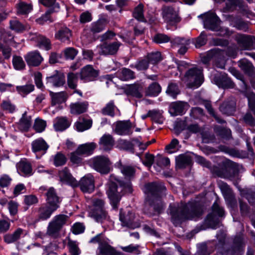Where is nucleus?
I'll return each instance as SVG.
<instances>
[{
  "instance_id": "1",
  "label": "nucleus",
  "mask_w": 255,
  "mask_h": 255,
  "mask_svg": "<svg viewBox=\"0 0 255 255\" xmlns=\"http://www.w3.org/2000/svg\"><path fill=\"white\" fill-rule=\"evenodd\" d=\"M216 237L217 243L212 240L198 244L196 255H210L216 249L218 255H242L244 244L241 237H235L231 246L226 243V235L224 232H220Z\"/></svg>"
},
{
  "instance_id": "2",
  "label": "nucleus",
  "mask_w": 255,
  "mask_h": 255,
  "mask_svg": "<svg viewBox=\"0 0 255 255\" xmlns=\"http://www.w3.org/2000/svg\"><path fill=\"white\" fill-rule=\"evenodd\" d=\"M168 210L171 221L175 226L186 220L199 218L203 214L200 204L196 201L170 204Z\"/></svg>"
},
{
  "instance_id": "3",
  "label": "nucleus",
  "mask_w": 255,
  "mask_h": 255,
  "mask_svg": "<svg viewBox=\"0 0 255 255\" xmlns=\"http://www.w3.org/2000/svg\"><path fill=\"white\" fill-rule=\"evenodd\" d=\"M118 183L119 186L114 182H109L107 190V194L110 200V203L115 210L118 209L122 196L126 194L131 193L132 192L130 182H125L123 181L118 180Z\"/></svg>"
},
{
  "instance_id": "4",
  "label": "nucleus",
  "mask_w": 255,
  "mask_h": 255,
  "mask_svg": "<svg viewBox=\"0 0 255 255\" xmlns=\"http://www.w3.org/2000/svg\"><path fill=\"white\" fill-rule=\"evenodd\" d=\"M89 211V216L96 222L102 223L108 220L109 216L105 207V202L102 199L94 198Z\"/></svg>"
},
{
  "instance_id": "5",
  "label": "nucleus",
  "mask_w": 255,
  "mask_h": 255,
  "mask_svg": "<svg viewBox=\"0 0 255 255\" xmlns=\"http://www.w3.org/2000/svg\"><path fill=\"white\" fill-rule=\"evenodd\" d=\"M68 219L69 217L66 215L59 214L55 216L48 224L46 234L53 238H57Z\"/></svg>"
},
{
  "instance_id": "6",
  "label": "nucleus",
  "mask_w": 255,
  "mask_h": 255,
  "mask_svg": "<svg viewBox=\"0 0 255 255\" xmlns=\"http://www.w3.org/2000/svg\"><path fill=\"white\" fill-rule=\"evenodd\" d=\"M165 208V204L162 200V196L145 199L143 208L144 213L150 217L160 214Z\"/></svg>"
},
{
  "instance_id": "7",
  "label": "nucleus",
  "mask_w": 255,
  "mask_h": 255,
  "mask_svg": "<svg viewBox=\"0 0 255 255\" xmlns=\"http://www.w3.org/2000/svg\"><path fill=\"white\" fill-rule=\"evenodd\" d=\"M184 78L188 87H198L204 80L202 70L197 67L190 68L185 73Z\"/></svg>"
},
{
  "instance_id": "8",
  "label": "nucleus",
  "mask_w": 255,
  "mask_h": 255,
  "mask_svg": "<svg viewBox=\"0 0 255 255\" xmlns=\"http://www.w3.org/2000/svg\"><path fill=\"white\" fill-rule=\"evenodd\" d=\"M89 163L92 168L101 174H107L110 171L111 162L106 156H96L91 158Z\"/></svg>"
},
{
  "instance_id": "9",
  "label": "nucleus",
  "mask_w": 255,
  "mask_h": 255,
  "mask_svg": "<svg viewBox=\"0 0 255 255\" xmlns=\"http://www.w3.org/2000/svg\"><path fill=\"white\" fill-rule=\"evenodd\" d=\"M161 15L164 21L169 24H174L181 20L178 11L172 5H163L161 8Z\"/></svg>"
},
{
  "instance_id": "10",
  "label": "nucleus",
  "mask_w": 255,
  "mask_h": 255,
  "mask_svg": "<svg viewBox=\"0 0 255 255\" xmlns=\"http://www.w3.org/2000/svg\"><path fill=\"white\" fill-rule=\"evenodd\" d=\"M145 199L150 200L151 198L162 196L166 189L164 184L159 182H149L145 184Z\"/></svg>"
},
{
  "instance_id": "11",
  "label": "nucleus",
  "mask_w": 255,
  "mask_h": 255,
  "mask_svg": "<svg viewBox=\"0 0 255 255\" xmlns=\"http://www.w3.org/2000/svg\"><path fill=\"white\" fill-rule=\"evenodd\" d=\"M122 43L118 41L113 42H104L97 46L100 55H115L118 53Z\"/></svg>"
},
{
  "instance_id": "12",
  "label": "nucleus",
  "mask_w": 255,
  "mask_h": 255,
  "mask_svg": "<svg viewBox=\"0 0 255 255\" xmlns=\"http://www.w3.org/2000/svg\"><path fill=\"white\" fill-rule=\"evenodd\" d=\"M199 17L204 18V26L205 28L212 31L220 30V21L215 13L208 12L200 15Z\"/></svg>"
},
{
  "instance_id": "13",
  "label": "nucleus",
  "mask_w": 255,
  "mask_h": 255,
  "mask_svg": "<svg viewBox=\"0 0 255 255\" xmlns=\"http://www.w3.org/2000/svg\"><path fill=\"white\" fill-rule=\"evenodd\" d=\"M235 39L241 50H250L255 44V37L252 35L240 34L236 35Z\"/></svg>"
},
{
  "instance_id": "14",
  "label": "nucleus",
  "mask_w": 255,
  "mask_h": 255,
  "mask_svg": "<svg viewBox=\"0 0 255 255\" xmlns=\"http://www.w3.org/2000/svg\"><path fill=\"white\" fill-rule=\"evenodd\" d=\"M99 75V70L95 69L91 65H87L81 69L80 77L84 82H89L96 80Z\"/></svg>"
},
{
  "instance_id": "15",
  "label": "nucleus",
  "mask_w": 255,
  "mask_h": 255,
  "mask_svg": "<svg viewBox=\"0 0 255 255\" xmlns=\"http://www.w3.org/2000/svg\"><path fill=\"white\" fill-rule=\"evenodd\" d=\"M31 147L36 157L39 158L46 153L49 145L43 138H39L32 141Z\"/></svg>"
},
{
  "instance_id": "16",
  "label": "nucleus",
  "mask_w": 255,
  "mask_h": 255,
  "mask_svg": "<svg viewBox=\"0 0 255 255\" xmlns=\"http://www.w3.org/2000/svg\"><path fill=\"white\" fill-rule=\"evenodd\" d=\"M213 80L220 88L228 89L233 88L234 87V83L225 73H220L215 74Z\"/></svg>"
},
{
  "instance_id": "17",
  "label": "nucleus",
  "mask_w": 255,
  "mask_h": 255,
  "mask_svg": "<svg viewBox=\"0 0 255 255\" xmlns=\"http://www.w3.org/2000/svg\"><path fill=\"white\" fill-rule=\"evenodd\" d=\"M45 195L46 197L45 204L57 210L60 207L62 200L57 195L55 189L53 187L49 188Z\"/></svg>"
},
{
  "instance_id": "18",
  "label": "nucleus",
  "mask_w": 255,
  "mask_h": 255,
  "mask_svg": "<svg viewBox=\"0 0 255 255\" xmlns=\"http://www.w3.org/2000/svg\"><path fill=\"white\" fill-rule=\"evenodd\" d=\"M79 185L81 191L83 192H92L95 189V181L93 176L91 174L86 175L81 179Z\"/></svg>"
},
{
  "instance_id": "19",
  "label": "nucleus",
  "mask_w": 255,
  "mask_h": 255,
  "mask_svg": "<svg viewBox=\"0 0 255 255\" xmlns=\"http://www.w3.org/2000/svg\"><path fill=\"white\" fill-rule=\"evenodd\" d=\"M24 57L28 66L29 67L39 66L43 60V57L37 50L27 53Z\"/></svg>"
},
{
  "instance_id": "20",
  "label": "nucleus",
  "mask_w": 255,
  "mask_h": 255,
  "mask_svg": "<svg viewBox=\"0 0 255 255\" xmlns=\"http://www.w3.org/2000/svg\"><path fill=\"white\" fill-rule=\"evenodd\" d=\"M131 127L129 121H120L116 123L114 131L119 135H129L132 132Z\"/></svg>"
},
{
  "instance_id": "21",
  "label": "nucleus",
  "mask_w": 255,
  "mask_h": 255,
  "mask_svg": "<svg viewBox=\"0 0 255 255\" xmlns=\"http://www.w3.org/2000/svg\"><path fill=\"white\" fill-rule=\"evenodd\" d=\"M96 254L97 255H124L123 253L116 251L110 245L107 240L98 246Z\"/></svg>"
},
{
  "instance_id": "22",
  "label": "nucleus",
  "mask_w": 255,
  "mask_h": 255,
  "mask_svg": "<svg viewBox=\"0 0 255 255\" xmlns=\"http://www.w3.org/2000/svg\"><path fill=\"white\" fill-rule=\"evenodd\" d=\"M57 209L53 208V207L43 204L41 205L37 210V221H45L50 218L52 214L56 211Z\"/></svg>"
},
{
  "instance_id": "23",
  "label": "nucleus",
  "mask_w": 255,
  "mask_h": 255,
  "mask_svg": "<svg viewBox=\"0 0 255 255\" xmlns=\"http://www.w3.org/2000/svg\"><path fill=\"white\" fill-rule=\"evenodd\" d=\"M223 178L231 179L238 171L236 169V164L231 161H227L222 166Z\"/></svg>"
},
{
  "instance_id": "24",
  "label": "nucleus",
  "mask_w": 255,
  "mask_h": 255,
  "mask_svg": "<svg viewBox=\"0 0 255 255\" xmlns=\"http://www.w3.org/2000/svg\"><path fill=\"white\" fill-rule=\"evenodd\" d=\"M46 80L47 84L56 87L62 86L65 83L64 74L57 70L52 75L47 77Z\"/></svg>"
},
{
  "instance_id": "25",
  "label": "nucleus",
  "mask_w": 255,
  "mask_h": 255,
  "mask_svg": "<svg viewBox=\"0 0 255 255\" xmlns=\"http://www.w3.org/2000/svg\"><path fill=\"white\" fill-rule=\"evenodd\" d=\"M189 105L187 103L178 101L172 103L169 107V112L172 116H176L183 115Z\"/></svg>"
},
{
  "instance_id": "26",
  "label": "nucleus",
  "mask_w": 255,
  "mask_h": 255,
  "mask_svg": "<svg viewBox=\"0 0 255 255\" xmlns=\"http://www.w3.org/2000/svg\"><path fill=\"white\" fill-rule=\"evenodd\" d=\"M88 107L89 103L86 101L72 103L69 106L70 113L74 115H79L87 112Z\"/></svg>"
},
{
  "instance_id": "27",
  "label": "nucleus",
  "mask_w": 255,
  "mask_h": 255,
  "mask_svg": "<svg viewBox=\"0 0 255 255\" xmlns=\"http://www.w3.org/2000/svg\"><path fill=\"white\" fill-rule=\"evenodd\" d=\"M143 87L139 84H134L128 86L125 89V93L128 96L140 99L143 97Z\"/></svg>"
},
{
  "instance_id": "28",
  "label": "nucleus",
  "mask_w": 255,
  "mask_h": 255,
  "mask_svg": "<svg viewBox=\"0 0 255 255\" xmlns=\"http://www.w3.org/2000/svg\"><path fill=\"white\" fill-rule=\"evenodd\" d=\"M115 144V139L110 134H104L100 139L99 144L100 148L105 151L111 150Z\"/></svg>"
},
{
  "instance_id": "29",
  "label": "nucleus",
  "mask_w": 255,
  "mask_h": 255,
  "mask_svg": "<svg viewBox=\"0 0 255 255\" xmlns=\"http://www.w3.org/2000/svg\"><path fill=\"white\" fill-rule=\"evenodd\" d=\"M225 52L219 48H215L213 57V65L220 69H225L226 60L224 56Z\"/></svg>"
},
{
  "instance_id": "30",
  "label": "nucleus",
  "mask_w": 255,
  "mask_h": 255,
  "mask_svg": "<svg viewBox=\"0 0 255 255\" xmlns=\"http://www.w3.org/2000/svg\"><path fill=\"white\" fill-rule=\"evenodd\" d=\"M134 219L135 215L132 212L128 211L127 213H123L122 210H120V220L123 226L134 228L135 227Z\"/></svg>"
},
{
  "instance_id": "31",
  "label": "nucleus",
  "mask_w": 255,
  "mask_h": 255,
  "mask_svg": "<svg viewBox=\"0 0 255 255\" xmlns=\"http://www.w3.org/2000/svg\"><path fill=\"white\" fill-rule=\"evenodd\" d=\"M31 40L37 43V45L40 48H43L46 50H49L51 48L50 40L46 37L38 33L31 34Z\"/></svg>"
},
{
  "instance_id": "32",
  "label": "nucleus",
  "mask_w": 255,
  "mask_h": 255,
  "mask_svg": "<svg viewBox=\"0 0 255 255\" xmlns=\"http://www.w3.org/2000/svg\"><path fill=\"white\" fill-rule=\"evenodd\" d=\"M58 176L61 181L66 182L73 187L78 186V182L73 178L67 167L59 171Z\"/></svg>"
},
{
  "instance_id": "33",
  "label": "nucleus",
  "mask_w": 255,
  "mask_h": 255,
  "mask_svg": "<svg viewBox=\"0 0 255 255\" xmlns=\"http://www.w3.org/2000/svg\"><path fill=\"white\" fill-rule=\"evenodd\" d=\"M220 111L225 115L231 116L236 111V102L234 99L223 102L220 106Z\"/></svg>"
},
{
  "instance_id": "34",
  "label": "nucleus",
  "mask_w": 255,
  "mask_h": 255,
  "mask_svg": "<svg viewBox=\"0 0 255 255\" xmlns=\"http://www.w3.org/2000/svg\"><path fill=\"white\" fill-rule=\"evenodd\" d=\"M24 230L18 228L12 233L6 234L3 236L4 242L7 244L14 243L18 241L24 235Z\"/></svg>"
},
{
  "instance_id": "35",
  "label": "nucleus",
  "mask_w": 255,
  "mask_h": 255,
  "mask_svg": "<svg viewBox=\"0 0 255 255\" xmlns=\"http://www.w3.org/2000/svg\"><path fill=\"white\" fill-rule=\"evenodd\" d=\"M92 120L85 117H80L75 124L76 129L79 131H83L90 128L92 126Z\"/></svg>"
},
{
  "instance_id": "36",
  "label": "nucleus",
  "mask_w": 255,
  "mask_h": 255,
  "mask_svg": "<svg viewBox=\"0 0 255 255\" xmlns=\"http://www.w3.org/2000/svg\"><path fill=\"white\" fill-rule=\"evenodd\" d=\"M96 144L94 142L86 143L78 146L76 150L83 157L92 154L96 148Z\"/></svg>"
},
{
  "instance_id": "37",
  "label": "nucleus",
  "mask_w": 255,
  "mask_h": 255,
  "mask_svg": "<svg viewBox=\"0 0 255 255\" xmlns=\"http://www.w3.org/2000/svg\"><path fill=\"white\" fill-rule=\"evenodd\" d=\"M31 116H28L27 112H25L22 115V117L17 123V128L21 131H27L31 126Z\"/></svg>"
},
{
  "instance_id": "38",
  "label": "nucleus",
  "mask_w": 255,
  "mask_h": 255,
  "mask_svg": "<svg viewBox=\"0 0 255 255\" xmlns=\"http://www.w3.org/2000/svg\"><path fill=\"white\" fill-rule=\"evenodd\" d=\"M240 68L250 76L255 75V68L253 64L247 59H243L238 62Z\"/></svg>"
},
{
  "instance_id": "39",
  "label": "nucleus",
  "mask_w": 255,
  "mask_h": 255,
  "mask_svg": "<svg viewBox=\"0 0 255 255\" xmlns=\"http://www.w3.org/2000/svg\"><path fill=\"white\" fill-rule=\"evenodd\" d=\"M72 36L71 31L67 27H62L58 30L55 34L56 39L62 42H69L70 37Z\"/></svg>"
},
{
  "instance_id": "40",
  "label": "nucleus",
  "mask_w": 255,
  "mask_h": 255,
  "mask_svg": "<svg viewBox=\"0 0 255 255\" xmlns=\"http://www.w3.org/2000/svg\"><path fill=\"white\" fill-rule=\"evenodd\" d=\"M17 170L26 176H30L32 174V166L29 162L26 159L20 160L17 164Z\"/></svg>"
},
{
  "instance_id": "41",
  "label": "nucleus",
  "mask_w": 255,
  "mask_h": 255,
  "mask_svg": "<svg viewBox=\"0 0 255 255\" xmlns=\"http://www.w3.org/2000/svg\"><path fill=\"white\" fill-rule=\"evenodd\" d=\"M70 125V123L66 117H58L54 122V128L57 131H62L67 129Z\"/></svg>"
},
{
  "instance_id": "42",
  "label": "nucleus",
  "mask_w": 255,
  "mask_h": 255,
  "mask_svg": "<svg viewBox=\"0 0 255 255\" xmlns=\"http://www.w3.org/2000/svg\"><path fill=\"white\" fill-rule=\"evenodd\" d=\"M161 91V87L157 82H153L145 89V95L147 97H156Z\"/></svg>"
},
{
  "instance_id": "43",
  "label": "nucleus",
  "mask_w": 255,
  "mask_h": 255,
  "mask_svg": "<svg viewBox=\"0 0 255 255\" xmlns=\"http://www.w3.org/2000/svg\"><path fill=\"white\" fill-rule=\"evenodd\" d=\"M204 225L208 228L216 229L220 227L221 223L219 219L213 214H209L204 220Z\"/></svg>"
},
{
  "instance_id": "44",
  "label": "nucleus",
  "mask_w": 255,
  "mask_h": 255,
  "mask_svg": "<svg viewBox=\"0 0 255 255\" xmlns=\"http://www.w3.org/2000/svg\"><path fill=\"white\" fill-rule=\"evenodd\" d=\"M120 169L126 179L131 180L134 178L136 169L134 167L124 165H121Z\"/></svg>"
},
{
  "instance_id": "45",
  "label": "nucleus",
  "mask_w": 255,
  "mask_h": 255,
  "mask_svg": "<svg viewBox=\"0 0 255 255\" xmlns=\"http://www.w3.org/2000/svg\"><path fill=\"white\" fill-rule=\"evenodd\" d=\"M50 95L51 97V102L53 106L65 102L68 97L67 94L65 92L58 93L50 92Z\"/></svg>"
},
{
  "instance_id": "46",
  "label": "nucleus",
  "mask_w": 255,
  "mask_h": 255,
  "mask_svg": "<svg viewBox=\"0 0 255 255\" xmlns=\"http://www.w3.org/2000/svg\"><path fill=\"white\" fill-rule=\"evenodd\" d=\"M218 184L225 198L232 201L234 198V195L233 191L230 186L226 183L223 181L219 182Z\"/></svg>"
},
{
  "instance_id": "47",
  "label": "nucleus",
  "mask_w": 255,
  "mask_h": 255,
  "mask_svg": "<svg viewBox=\"0 0 255 255\" xmlns=\"http://www.w3.org/2000/svg\"><path fill=\"white\" fill-rule=\"evenodd\" d=\"M191 162V157L187 155L180 154L176 157V165L179 168H184L189 165Z\"/></svg>"
},
{
  "instance_id": "48",
  "label": "nucleus",
  "mask_w": 255,
  "mask_h": 255,
  "mask_svg": "<svg viewBox=\"0 0 255 255\" xmlns=\"http://www.w3.org/2000/svg\"><path fill=\"white\" fill-rule=\"evenodd\" d=\"M106 22L104 19H100L93 22L90 27V31L93 34H96L102 31L106 27Z\"/></svg>"
},
{
  "instance_id": "49",
  "label": "nucleus",
  "mask_w": 255,
  "mask_h": 255,
  "mask_svg": "<svg viewBox=\"0 0 255 255\" xmlns=\"http://www.w3.org/2000/svg\"><path fill=\"white\" fill-rule=\"evenodd\" d=\"M119 78L123 81H127L135 78L134 73L129 69L124 68L117 73Z\"/></svg>"
},
{
  "instance_id": "50",
  "label": "nucleus",
  "mask_w": 255,
  "mask_h": 255,
  "mask_svg": "<svg viewBox=\"0 0 255 255\" xmlns=\"http://www.w3.org/2000/svg\"><path fill=\"white\" fill-rule=\"evenodd\" d=\"M116 106L114 101H111L101 110V113L105 116L114 117L115 115Z\"/></svg>"
},
{
  "instance_id": "51",
  "label": "nucleus",
  "mask_w": 255,
  "mask_h": 255,
  "mask_svg": "<svg viewBox=\"0 0 255 255\" xmlns=\"http://www.w3.org/2000/svg\"><path fill=\"white\" fill-rule=\"evenodd\" d=\"M17 13L21 14H27L32 9L31 3H27L20 1L17 4Z\"/></svg>"
},
{
  "instance_id": "52",
  "label": "nucleus",
  "mask_w": 255,
  "mask_h": 255,
  "mask_svg": "<svg viewBox=\"0 0 255 255\" xmlns=\"http://www.w3.org/2000/svg\"><path fill=\"white\" fill-rule=\"evenodd\" d=\"M10 28L17 32H22L29 28L28 25L21 23L17 19L11 20L9 21Z\"/></svg>"
},
{
  "instance_id": "53",
  "label": "nucleus",
  "mask_w": 255,
  "mask_h": 255,
  "mask_svg": "<svg viewBox=\"0 0 255 255\" xmlns=\"http://www.w3.org/2000/svg\"><path fill=\"white\" fill-rule=\"evenodd\" d=\"M53 161L54 165L56 167H58L65 164L67 161V158L61 152H58L55 155L53 156Z\"/></svg>"
},
{
  "instance_id": "54",
  "label": "nucleus",
  "mask_w": 255,
  "mask_h": 255,
  "mask_svg": "<svg viewBox=\"0 0 255 255\" xmlns=\"http://www.w3.org/2000/svg\"><path fill=\"white\" fill-rule=\"evenodd\" d=\"M166 93L173 98H176L177 95L180 93V90L177 84L172 82L169 83Z\"/></svg>"
},
{
  "instance_id": "55",
  "label": "nucleus",
  "mask_w": 255,
  "mask_h": 255,
  "mask_svg": "<svg viewBox=\"0 0 255 255\" xmlns=\"http://www.w3.org/2000/svg\"><path fill=\"white\" fill-rule=\"evenodd\" d=\"M132 15L138 21L142 22L146 21L143 15V5L142 4H139L135 7Z\"/></svg>"
},
{
  "instance_id": "56",
  "label": "nucleus",
  "mask_w": 255,
  "mask_h": 255,
  "mask_svg": "<svg viewBox=\"0 0 255 255\" xmlns=\"http://www.w3.org/2000/svg\"><path fill=\"white\" fill-rule=\"evenodd\" d=\"M16 89L20 95L25 96L34 90V86L31 84H28L23 86H16Z\"/></svg>"
},
{
  "instance_id": "57",
  "label": "nucleus",
  "mask_w": 255,
  "mask_h": 255,
  "mask_svg": "<svg viewBox=\"0 0 255 255\" xmlns=\"http://www.w3.org/2000/svg\"><path fill=\"white\" fill-rule=\"evenodd\" d=\"M78 74L69 73L67 75V84L68 87L72 89H75L77 86Z\"/></svg>"
},
{
  "instance_id": "58",
  "label": "nucleus",
  "mask_w": 255,
  "mask_h": 255,
  "mask_svg": "<svg viewBox=\"0 0 255 255\" xmlns=\"http://www.w3.org/2000/svg\"><path fill=\"white\" fill-rule=\"evenodd\" d=\"M0 107L3 111L9 113H13L16 110L15 106L9 100H3Z\"/></svg>"
},
{
  "instance_id": "59",
  "label": "nucleus",
  "mask_w": 255,
  "mask_h": 255,
  "mask_svg": "<svg viewBox=\"0 0 255 255\" xmlns=\"http://www.w3.org/2000/svg\"><path fill=\"white\" fill-rule=\"evenodd\" d=\"M12 64L14 68L17 70H22L25 67L24 61L19 56L14 55L13 56Z\"/></svg>"
},
{
  "instance_id": "60",
  "label": "nucleus",
  "mask_w": 255,
  "mask_h": 255,
  "mask_svg": "<svg viewBox=\"0 0 255 255\" xmlns=\"http://www.w3.org/2000/svg\"><path fill=\"white\" fill-rule=\"evenodd\" d=\"M241 195L246 198L250 204H255V191L249 189H243L241 191Z\"/></svg>"
},
{
  "instance_id": "61",
  "label": "nucleus",
  "mask_w": 255,
  "mask_h": 255,
  "mask_svg": "<svg viewBox=\"0 0 255 255\" xmlns=\"http://www.w3.org/2000/svg\"><path fill=\"white\" fill-rule=\"evenodd\" d=\"M146 58L149 63L152 64H156L162 60L161 53L159 52L148 53L146 55Z\"/></svg>"
},
{
  "instance_id": "62",
  "label": "nucleus",
  "mask_w": 255,
  "mask_h": 255,
  "mask_svg": "<svg viewBox=\"0 0 255 255\" xmlns=\"http://www.w3.org/2000/svg\"><path fill=\"white\" fill-rule=\"evenodd\" d=\"M64 57L67 60H73L78 53V50L74 47H68L63 51Z\"/></svg>"
},
{
  "instance_id": "63",
  "label": "nucleus",
  "mask_w": 255,
  "mask_h": 255,
  "mask_svg": "<svg viewBox=\"0 0 255 255\" xmlns=\"http://www.w3.org/2000/svg\"><path fill=\"white\" fill-rule=\"evenodd\" d=\"M171 43L173 47H179L183 45H189L190 40L184 38L177 37L171 40Z\"/></svg>"
},
{
  "instance_id": "64",
  "label": "nucleus",
  "mask_w": 255,
  "mask_h": 255,
  "mask_svg": "<svg viewBox=\"0 0 255 255\" xmlns=\"http://www.w3.org/2000/svg\"><path fill=\"white\" fill-rule=\"evenodd\" d=\"M12 48L7 44L0 42V52L5 59H9L11 55Z\"/></svg>"
}]
</instances>
